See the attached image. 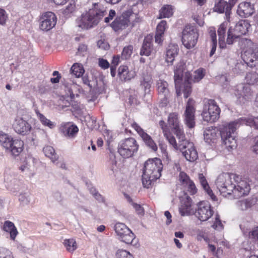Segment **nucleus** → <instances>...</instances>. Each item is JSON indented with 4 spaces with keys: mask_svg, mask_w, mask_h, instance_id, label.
Masks as SVG:
<instances>
[{
    "mask_svg": "<svg viewBox=\"0 0 258 258\" xmlns=\"http://www.w3.org/2000/svg\"><path fill=\"white\" fill-rule=\"evenodd\" d=\"M118 76L122 81L125 82L134 78L135 72L129 71L128 67L126 66H121L118 69Z\"/></svg>",
    "mask_w": 258,
    "mask_h": 258,
    "instance_id": "nucleus-24",
    "label": "nucleus"
},
{
    "mask_svg": "<svg viewBox=\"0 0 258 258\" xmlns=\"http://www.w3.org/2000/svg\"><path fill=\"white\" fill-rule=\"evenodd\" d=\"M193 104L194 101L191 99H189L184 112L185 124L189 128H193L195 125V109L193 106Z\"/></svg>",
    "mask_w": 258,
    "mask_h": 258,
    "instance_id": "nucleus-16",
    "label": "nucleus"
},
{
    "mask_svg": "<svg viewBox=\"0 0 258 258\" xmlns=\"http://www.w3.org/2000/svg\"><path fill=\"white\" fill-rule=\"evenodd\" d=\"M19 200L23 205H28L30 202V197L28 194H21L19 196Z\"/></svg>",
    "mask_w": 258,
    "mask_h": 258,
    "instance_id": "nucleus-49",
    "label": "nucleus"
},
{
    "mask_svg": "<svg viewBox=\"0 0 258 258\" xmlns=\"http://www.w3.org/2000/svg\"><path fill=\"white\" fill-rule=\"evenodd\" d=\"M70 71L71 73L77 78L80 77L84 73V70L82 65L79 63L74 64L71 67Z\"/></svg>",
    "mask_w": 258,
    "mask_h": 258,
    "instance_id": "nucleus-36",
    "label": "nucleus"
},
{
    "mask_svg": "<svg viewBox=\"0 0 258 258\" xmlns=\"http://www.w3.org/2000/svg\"><path fill=\"white\" fill-rule=\"evenodd\" d=\"M143 81H141V85L145 88V91L149 89L152 83V77L149 75H144L143 77Z\"/></svg>",
    "mask_w": 258,
    "mask_h": 258,
    "instance_id": "nucleus-42",
    "label": "nucleus"
},
{
    "mask_svg": "<svg viewBox=\"0 0 258 258\" xmlns=\"http://www.w3.org/2000/svg\"><path fill=\"white\" fill-rule=\"evenodd\" d=\"M7 19V16L4 10L0 9V25H4Z\"/></svg>",
    "mask_w": 258,
    "mask_h": 258,
    "instance_id": "nucleus-56",
    "label": "nucleus"
},
{
    "mask_svg": "<svg viewBox=\"0 0 258 258\" xmlns=\"http://www.w3.org/2000/svg\"><path fill=\"white\" fill-rule=\"evenodd\" d=\"M136 17V15L133 13L132 10H128L123 12L121 16L116 18L111 23V27L115 31L124 29L128 26L131 20Z\"/></svg>",
    "mask_w": 258,
    "mask_h": 258,
    "instance_id": "nucleus-11",
    "label": "nucleus"
},
{
    "mask_svg": "<svg viewBox=\"0 0 258 258\" xmlns=\"http://www.w3.org/2000/svg\"><path fill=\"white\" fill-rule=\"evenodd\" d=\"M164 136L168 141L170 144L175 149L179 150V144L182 142L179 141V139L178 138V143L177 144L176 142L174 137L168 132L165 133Z\"/></svg>",
    "mask_w": 258,
    "mask_h": 258,
    "instance_id": "nucleus-38",
    "label": "nucleus"
},
{
    "mask_svg": "<svg viewBox=\"0 0 258 258\" xmlns=\"http://www.w3.org/2000/svg\"><path fill=\"white\" fill-rule=\"evenodd\" d=\"M3 229L6 232L10 233L11 238L12 240H15L18 234V231L13 222L9 221H5L4 224Z\"/></svg>",
    "mask_w": 258,
    "mask_h": 258,
    "instance_id": "nucleus-30",
    "label": "nucleus"
},
{
    "mask_svg": "<svg viewBox=\"0 0 258 258\" xmlns=\"http://www.w3.org/2000/svg\"><path fill=\"white\" fill-rule=\"evenodd\" d=\"M192 203L191 198L185 194V197L181 200V205L179 208V213L182 216H189L194 214Z\"/></svg>",
    "mask_w": 258,
    "mask_h": 258,
    "instance_id": "nucleus-18",
    "label": "nucleus"
},
{
    "mask_svg": "<svg viewBox=\"0 0 258 258\" xmlns=\"http://www.w3.org/2000/svg\"><path fill=\"white\" fill-rule=\"evenodd\" d=\"M132 126L133 127V128L135 129V130L138 133V134L140 135L141 137L146 133L141 128V127L135 122H134L132 124Z\"/></svg>",
    "mask_w": 258,
    "mask_h": 258,
    "instance_id": "nucleus-54",
    "label": "nucleus"
},
{
    "mask_svg": "<svg viewBox=\"0 0 258 258\" xmlns=\"http://www.w3.org/2000/svg\"><path fill=\"white\" fill-rule=\"evenodd\" d=\"M116 14L115 11L113 10H110L109 11V15L108 17L104 18V22L105 23H108L110 20H112L115 17Z\"/></svg>",
    "mask_w": 258,
    "mask_h": 258,
    "instance_id": "nucleus-58",
    "label": "nucleus"
},
{
    "mask_svg": "<svg viewBox=\"0 0 258 258\" xmlns=\"http://www.w3.org/2000/svg\"><path fill=\"white\" fill-rule=\"evenodd\" d=\"M133 46L131 45L125 46L121 53V57L123 59H127L131 56L133 53Z\"/></svg>",
    "mask_w": 258,
    "mask_h": 258,
    "instance_id": "nucleus-41",
    "label": "nucleus"
},
{
    "mask_svg": "<svg viewBox=\"0 0 258 258\" xmlns=\"http://www.w3.org/2000/svg\"><path fill=\"white\" fill-rule=\"evenodd\" d=\"M141 138L146 146L152 149V151H156L157 150V146L150 136L146 133Z\"/></svg>",
    "mask_w": 258,
    "mask_h": 258,
    "instance_id": "nucleus-34",
    "label": "nucleus"
},
{
    "mask_svg": "<svg viewBox=\"0 0 258 258\" xmlns=\"http://www.w3.org/2000/svg\"><path fill=\"white\" fill-rule=\"evenodd\" d=\"M182 91L184 94V97L185 98H187L190 94L191 92V87L188 80L185 81L183 86Z\"/></svg>",
    "mask_w": 258,
    "mask_h": 258,
    "instance_id": "nucleus-43",
    "label": "nucleus"
},
{
    "mask_svg": "<svg viewBox=\"0 0 258 258\" xmlns=\"http://www.w3.org/2000/svg\"><path fill=\"white\" fill-rule=\"evenodd\" d=\"M114 230L118 238L126 244H132L135 238V234L124 223L117 222L114 226Z\"/></svg>",
    "mask_w": 258,
    "mask_h": 258,
    "instance_id": "nucleus-10",
    "label": "nucleus"
},
{
    "mask_svg": "<svg viewBox=\"0 0 258 258\" xmlns=\"http://www.w3.org/2000/svg\"><path fill=\"white\" fill-rule=\"evenodd\" d=\"M99 66L103 69L108 68L109 67V63L107 60L103 58H99Z\"/></svg>",
    "mask_w": 258,
    "mask_h": 258,
    "instance_id": "nucleus-57",
    "label": "nucleus"
},
{
    "mask_svg": "<svg viewBox=\"0 0 258 258\" xmlns=\"http://www.w3.org/2000/svg\"><path fill=\"white\" fill-rule=\"evenodd\" d=\"M250 25L247 20H240L237 22L234 27L232 28L234 33L233 36L235 38H238L243 35H245L248 31Z\"/></svg>",
    "mask_w": 258,
    "mask_h": 258,
    "instance_id": "nucleus-20",
    "label": "nucleus"
},
{
    "mask_svg": "<svg viewBox=\"0 0 258 258\" xmlns=\"http://www.w3.org/2000/svg\"><path fill=\"white\" fill-rule=\"evenodd\" d=\"M36 112L37 117L44 125L48 126L50 128H52L54 126V123L50 120L46 118L42 114L40 113L38 111H37Z\"/></svg>",
    "mask_w": 258,
    "mask_h": 258,
    "instance_id": "nucleus-39",
    "label": "nucleus"
},
{
    "mask_svg": "<svg viewBox=\"0 0 258 258\" xmlns=\"http://www.w3.org/2000/svg\"><path fill=\"white\" fill-rule=\"evenodd\" d=\"M139 145L133 138H128L120 142L118 146V152L123 158L132 157L137 152Z\"/></svg>",
    "mask_w": 258,
    "mask_h": 258,
    "instance_id": "nucleus-8",
    "label": "nucleus"
},
{
    "mask_svg": "<svg viewBox=\"0 0 258 258\" xmlns=\"http://www.w3.org/2000/svg\"><path fill=\"white\" fill-rule=\"evenodd\" d=\"M179 180L181 183L184 186H185L191 181L189 177L184 172H180L179 175Z\"/></svg>",
    "mask_w": 258,
    "mask_h": 258,
    "instance_id": "nucleus-46",
    "label": "nucleus"
},
{
    "mask_svg": "<svg viewBox=\"0 0 258 258\" xmlns=\"http://www.w3.org/2000/svg\"><path fill=\"white\" fill-rule=\"evenodd\" d=\"M0 143L7 150L15 156H18L23 150V142L18 139L14 140L7 134H0Z\"/></svg>",
    "mask_w": 258,
    "mask_h": 258,
    "instance_id": "nucleus-6",
    "label": "nucleus"
},
{
    "mask_svg": "<svg viewBox=\"0 0 258 258\" xmlns=\"http://www.w3.org/2000/svg\"><path fill=\"white\" fill-rule=\"evenodd\" d=\"M215 184L223 196L232 195L235 199L247 195L250 190L246 179L232 173L220 174L215 181Z\"/></svg>",
    "mask_w": 258,
    "mask_h": 258,
    "instance_id": "nucleus-2",
    "label": "nucleus"
},
{
    "mask_svg": "<svg viewBox=\"0 0 258 258\" xmlns=\"http://www.w3.org/2000/svg\"><path fill=\"white\" fill-rule=\"evenodd\" d=\"M43 152L45 155L48 157L52 162L54 163L58 159L53 148L50 146H46L43 148Z\"/></svg>",
    "mask_w": 258,
    "mask_h": 258,
    "instance_id": "nucleus-32",
    "label": "nucleus"
},
{
    "mask_svg": "<svg viewBox=\"0 0 258 258\" xmlns=\"http://www.w3.org/2000/svg\"><path fill=\"white\" fill-rule=\"evenodd\" d=\"M153 51L152 38L147 36L145 38L142 47L140 50V55L149 56Z\"/></svg>",
    "mask_w": 258,
    "mask_h": 258,
    "instance_id": "nucleus-25",
    "label": "nucleus"
},
{
    "mask_svg": "<svg viewBox=\"0 0 258 258\" xmlns=\"http://www.w3.org/2000/svg\"><path fill=\"white\" fill-rule=\"evenodd\" d=\"M61 133L66 137L69 138L74 137L78 133L79 130L75 125L67 124L62 126L60 128Z\"/></svg>",
    "mask_w": 258,
    "mask_h": 258,
    "instance_id": "nucleus-27",
    "label": "nucleus"
},
{
    "mask_svg": "<svg viewBox=\"0 0 258 258\" xmlns=\"http://www.w3.org/2000/svg\"><path fill=\"white\" fill-rule=\"evenodd\" d=\"M13 127L17 133L23 136L28 134L31 129V125L22 118L15 119Z\"/></svg>",
    "mask_w": 258,
    "mask_h": 258,
    "instance_id": "nucleus-17",
    "label": "nucleus"
},
{
    "mask_svg": "<svg viewBox=\"0 0 258 258\" xmlns=\"http://www.w3.org/2000/svg\"><path fill=\"white\" fill-rule=\"evenodd\" d=\"M220 109L214 100H208L202 113L203 118L207 122H215L219 118Z\"/></svg>",
    "mask_w": 258,
    "mask_h": 258,
    "instance_id": "nucleus-9",
    "label": "nucleus"
},
{
    "mask_svg": "<svg viewBox=\"0 0 258 258\" xmlns=\"http://www.w3.org/2000/svg\"><path fill=\"white\" fill-rule=\"evenodd\" d=\"M235 94L238 98L242 97L246 100L251 99L252 95L249 87L243 84H239L236 86Z\"/></svg>",
    "mask_w": 258,
    "mask_h": 258,
    "instance_id": "nucleus-23",
    "label": "nucleus"
},
{
    "mask_svg": "<svg viewBox=\"0 0 258 258\" xmlns=\"http://www.w3.org/2000/svg\"><path fill=\"white\" fill-rule=\"evenodd\" d=\"M185 63L183 61H180L175 67L174 70V83L175 86L176 90V93L178 96L180 94V92L178 91V86L180 85V84L182 80L183 75V72L185 70Z\"/></svg>",
    "mask_w": 258,
    "mask_h": 258,
    "instance_id": "nucleus-21",
    "label": "nucleus"
},
{
    "mask_svg": "<svg viewBox=\"0 0 258 258\" xmlns=\"http://www.w3.org/2000/svg\"><path fill=\"white\" fill-rule=\"evenodd\" d=\"M205 70L202 68H200L195 72L194 79L195 81L198 82L203 79L205 74Z\"/></svg>",
    "mask_w": 258,
    "mask_h": 258,
    "instance_id": "nucleus-47",
    "label": "nucleus"
},
{
    "mask_svg": "<svg viewBox=\"0 0 258 258\" xmlns=\"http://www.w3.org/2000/svg\"><path fill=\"white\" fill-rule=\"evenodd\" d=\"M209 34L212 40V43H217L216 34L215 30H210Z\"/></svg>",
    "mask_w": 258,
    "mask_h": 258,
    "instance_id": "nucleus-63",
    "label": "nucleus"
},
{
    "mask_svg": "<svg viewBox=\"0 0 258 258\" xmlns=\"http://www.w3.org/2000/svg\"><path fill=\"white\" fill-rule=\"evenodd\" d=\"M173 14V9L171 5H165L159 11V19L169 18Z\"/></svg>",
    "mask_w": 258,
    "mask_h": 258,
    "instance_id": "nucleus-35",
    "label": "nucleus"
},
{
    "mask_svg": "<svg viewBox=\"0 0 258 258\" xmlns=\"http://www.w3.org/2000/svg\"><path fill=\"white\" fill-rule=\"evenodd\" d=\"M199 36L198 30L194 26L187 25L185 26L182 32V42L187 49L194 48L198 41Z\"/></svg>",
    "mask_w": 258,
    "mask_h": 258,
    "instance_id": "nucleus-7",
    "label": "nucleus"
},
{
    "mask_svg": "<svg viewBox=\"0 0 258 258\" xmlns=\"http://www.w3.org/2000/svg\"><path fill=\"white\" fill-rule=\"evenodd\" d=\"M245 124L258 130V117L248 116L230 122L222 124L219 130L216 127L206 128L204 132L205 142L209 144L216 143L220 135L221 139L228 150H232L237 146L234 132L238 125Z\"/></svg>",
    "mask_w": 258,
    "mask_h": 258,
    "instance_id": "nucleus-1",
    "label": "nucleus"
},
{
    "mask_svg": "<svg viewBox=\"0 0 258 258\" xmlns=\"http://www.w3.org/2000/svg\"><path fill=\"white\" fill-rule=\"evenodd\" d=\"M156 86L159 94L163 97V100L161 102L162 106L166 105L167 99L169 95V90L167 82L160 79L157 81Z\"/></svg>",
    "mask_w": 258,
    "mask_h": 258,
    "instance_id": "nucleus-19",
    "label": "nucleus"
},
{
    "mask_svg": "<svg viewBox=\"0 0 258 258\" xmlns=\"http://www.w3.org/2000/svg\"><path fill=\"white\" fill-rule=\"evenodd\" d=\"M252 151L256 154H258V136L254 139L253 145L252 146Z\"/></svg>",
    "mask_w": 258,
    "mask_h": 258,
    "instance_id": "nucleus-61",
    "label": "nucleus"
},
{
    "mask_svg": "<svg viewBox=\"0 0 258 258\" xmlns=\"http://www.w3.org/2000/svg\"><path fill=\"white\" fill-rule=\"evenodd\" d=\"M196 216L201 221H207L213 214L214 211L208 201H201L197 204Z\"/></svg>",
    "mask_w": 258,
    "mask_h": 258,
    "instance_id": "nucleus-13",
    "label": "nucleus"
},
{
    "mask_svg": "<svg viewBox=\"0 0 258 258\" xmlns=\"http://www.w3.org/2000/svg\"><path fill=\"white\" fill-rule=\"evenodd\" d=\"M237 13L241 17L250 16L254 13L253 5L250 3H241L238 5Z\"/></svg>",
    "mask_w": 258,
    "mask_h": 258,
    "instance_id": "nucleus-22",
    "label": "nucleus"
},
{
    "mask_svg": "<svg viewBox=\"0 0 258 258\" xmlns=\"http://www.w3.org/2000/svg\"><path fill=\"white\" fill-rule=\"evenodd\" d=\"M248 66L246 63H243L242 62H237L234 68V70L238 73H243L246 67Z\"/></svg>",
    "mask_w": 258,
    "mask_h": 258,
    "instance_id": "nucleus-51",
    "label": "nucleus"
},
{
    "mask_svg": "<svg viewBox=\"0 0 258 258\" xmlns=\"http://www.w3.org/2000/svg\"><path fill=\"white\" fill-rule=\"evenodd\" d=\"M64 244L67 250L70 252H73L77 248L76 242L74 239L65 240Z\"/></svg>",
    "mask_w": 258,
    "mask_h": 258,
    "instance_id": "nucleus-40",
    "label": "nucleus"
},
{
    "mask_svg": "<svg viewBox=\"0 0 258 258\" xmlns=\"http://www.w3.org/2000/svg\"><path fill=\"white\" fill-rule=\"evenodd\" d=\"M181 143L179 144V150L182 152L185 159L190 162H194L198 157V153L192 143L185 140V136L183 140H179Z\"/></svg>",
    "mask_w": 258,
    "mask_h": 258,
    "instance_id": "nucleus-12",
    "label": "nucleus"
},
{
    "mask_svg": "<svg viewBox=\"0 0 258 258\" xmlns=\"http://www.w3.org/2000/svg\"><path fill=\"white\" fill-rule=\"evenodd\" d=\"M229 5H228V3L223 0H220L218 3L215 4L214 7V11L219 13H225L226 15H227L230 11Z\"/></svg>",
    "mask_w": 258,
    "mask_h": 258,
    "instance_id": "nucleus-31",
    "label": "nucleus"
},
{
    "mask_svg": "<svg viewBox=\"0 0 258 258\" xmlns=\"http://www.w3.org/2000/svg\"><path fill=\"white\" fill-rule=\"evenodd\" d=\"M163 34L156 33L155 36V42L160 44L162 42V37L163 36Z\"/></svg>",
    "mask_w": 258,
    "mask_h": 258,
    "instance_id": "nucleus-64",
    "label": "nucleus"
},
{
    "mask_svg": "<svg viewBox=\"0 0 258 258\" xmlns=\"http://www.w3.org/2000/svg\"><path fill=\"white\" fill-rule=\"evenodd\" d=\"M40 28L43 31H49L53 28L56 23V17L51 12L44 13L40 19Z\"/></svg>",
    "mask_w": 258,
    "mask_h": 258,
    "instance_id": "nucleus-14",
    "label": "nucleus"
},
{
    "mask_svg": "<svg viewBox=\"0 0 258 258\" xmlns=\"http://www.w3.org/2000/svg\"><path fill=\"white\" fill-rule=\"evenodd\" d=\"M162 164L158 158L148 160L144 164L142 174V183L144 187L149 188L161 176Z\"/></svg>",
    "mask_w": 258,
    "mask_h": 258,
    "instance_id": "nucleus-4",
    "label": "nucleus"
},
{
    "mask_svg": "<svg viewBox=\"0 0 258 258\" xmlns=\"http://www.w3.org/2000/svg\"><path fill=\"white\" fill-rule=\"evenodd\" d=\"M166 28V22L165 21H161L157 26L156 33L164 34V31Z\"/></svg>",
    "mask_w": 258,
    "mask_h": 258,
    "instance_id": "nucleus-53",
    "label": "nucleus"
},
{
    "mask_svg": "<svg viewBox=\"0 0 258 258\" xmlns=\"http://www.w3.org/2000/svg\"><path fill=\"white\" fill-rule=\"evenodd\" d=\"M92 195L99 202H104V199L103 197L97 191H95V193H92Z\"/></svg>",
    "mask_w": 258,
    "mask_h": 258,
    "instance_id": "nucleus-62",
    "label": "nucleus"
},
{
    "mask_svg": "<svg viewBox=\"0 0 258 258\" xmlns=\"http://www.w3.org/2000/svg\"><path fill=\"white\" fill-rule=\"evenodd\" d=\"M168 124L179 140H183L185 136L182 128L179 125L178 115L176 113H171L168 116Z\"/></svg>",
    "mask_w": 258,
    "mask_h": 258,
    "instance_id": "nucleus-15",
    "label": "nucleus"
},
{
    "mask_svg": "<svg viewBox=\"0 0 258 258\" xmlns=\"http://www.w3.org/2000/svg\"><path fill=\"white\" fill-rule=\"evenodd\" d=\"M254 204L253 199L248 198L243 200L238 201L236 202L237 206L241 210H246L252 207Z\"/></svg>",
    "mask_w": 258,
    "mask_h": 258,
    "instance_id": "nucleus-33",
    "label": "nucleus"
},
{
    "mask_svg": "<svg viewBox=\"0 0 258 258\" xmlns=\"http://www.w3.org/2000/svg\"><path fill=\"white\" fill-rule=\"evenodd\" d=\"M116 256L117 258H134L128 251L123 249L118 250Z\"/></svg>",
    "mask_w": 258,
    "mask_h": 258,
    "instance_id": "nucleus-45",
    "label": "nucleus"
},
{
    "mask_svg": "<svg viewBox=\"0 0 258 258\" xmlns=\"http://www.w3.org/2000/svg\"><path fill=\"white\" fill-rule=\"evenodd\" d=\"M244 43L246 47L242 54L244 63L250 67L258 64V45L250 40L245 39Z\"/></svg>",
    "mask_w": 258,
    "mask_h": 258,
    "instance_id": "nucleus-5",
    "label": "nucleus"
},
{
    "mask_svg": "<svg viewBox=\"0 0 258 258\" xmlns=\"http://www.w3.org/2000/svg\"><path fill=\"white\" fill-rule=\"evenodd\" d=\"M133 205L138 214L140 215H143L144 214V209L140 205L134 203Z\"/></svg>",
    "mask_w": 258,
    "mask_h": 258,
    "instance_id": "nucleus-60",
    "label": "nucleus"
},
{
    "mask_svg": "<svg viewBox=\"0 0 258 258\" xmlns=\"http://www.w3.org/2000/svg\"><path fill=\"white\" fill-rule=\"evenodd\" d=\"M226 23H222L219 26L217 32L219 36V44L221 48H226V45L225 43V36L227 29Z\"/></svg>",
    "mask_w": 258,
    "mask_h": 258,
    "instance_id": "nucleus-28",
    "label": "nucleus"
},
{
    "mask_svg": "<svg viewBox=\"0 0 258 258\" xmlns=\"http://www.w3.org/2000/svg\"><path fill=\"white\" fill-rule=\"evenodd\" d=\"M199 179L201 185L208 194V195L210 197L211 199L213 201H216V197L213 194V191L210 189L209 184L203 174L200 173L199 174Z\"/></svg>",
    "mask_w": 258,
    "mask_h": 258,
    "instance_id": "nucleus-29",
    "label": "nucleus"
},
{
    "mask_svg": "<svg viewBox=\"0 0 258 258\" xmlns=\"http://www.w3.org/2000/svg\"><path fill=\"white\" fill-rule=\"evenodd\" d=\"M0 258H14L12 252L8 249L0 246Z\"/></svg>",
    "mask_w": 258,
    "mask_h": 258,
    "instance_id": "nucleus-44",
    "label": "nucleus"
},
{
    "mask_svg": "<svg viewBox=\"0 0 258 258\" xmlns=\"http://www.w3.org/2000/svg\"><path fill=\"white\" fill-rule=\"evenodd\" d=\"M212 227L214 229H216L218 228H222L223 225L220 219V217L219 215H217L215 218V220L214 223L213 225H212Z\"/></svg>",
    "mask_w": 258,
    "mask_h": 258,
    "instance_id": "nucleus-55",
    "label": "nucleus"
},
{
    "mask_svg": "<svg viewBox=\"0 0 258 258\" xmlns=\"http://www.w3.org/2000/svg\"><path fill=\"white\" fill-rule=\"evenodd\" d=\"M106 8L102 4L95 3L86 14L77 20V26L83 29H89L97 25L106 14Z\"/></svg>",
    "mask_w": 258,
    "mask_h": 258,
    "instance_id": "nucleus-3",
    "label": "nucleus"
},
{
    "mask_svg": "<svg viewBox=\"0 0 258 258\" xmlns=\"http://www.w3.org/2000/svg\"><path fill=\"white\" fill-rule=\"evenodd\" d=\"M249 237L258 240V227L249 232Z\"/></svg>",
    "mask_w": 258,
    "mask_h": 258,
    "instance_id": "nucleus-59",
    "label": "nucleus"
},
{
    "mask_svg": "<svg viewBox=\"0 0 258 258\" xmlns=\"http://www.w3.org/2000/svg\"><path fill=\"white\" fill-rule=\"evenodd\" d=\"M245 79L247 84L254 85L258 82V74L255 72H250L246 74Z\"/></svg>",
    "mask_w": 258,
    "mask_h": 258,
    "instance_id": "nucleus-37",
    "label": "nucleus"
},
{
    "mask_svg": "<svg viewBox=\"0 0 258 258\" xmlns=\"http://www.w3.org/2000/svg\"><path fill=\"white\" fill-rule=\"evenodd\" d=\"M75 2L74 0H71L69 4L63 10V14L67 15L69 14L72 13L75 10Z\"/></svg>",
    "mask_w": 258,
    "mask_h": 258,
    "instance_id": "nucleus-48",
    "label": "nucleus"
},
{
    "mask_svg": "<svg viewBox=\"0 0 258 258\" xmlns=\"http://www.w3.org/2000/svg\"><path fill=\"white\" fill-rule=\"evenodd\" d=\"M185 186L187 187L188 191L191 195H194L197 191V189L196 187V185L192 180H191L189 182L186 184Z\"/></svg>",
    "mask_w": 258,
    "mask_h": 258,
    "instance_id": "nucleus-52",
    "label": "nucleus"
},
{
    "mask_svg": "<svg viewBox=\"0 0 258 258\" xmlns=\"http://www.w3.org/2000/svg\"><path fill=\"white\" fill-rule=\"evenodd\" d=\"M178 51V46L175 44L168 45L166 54V60L167 62L172 63L175 56L177 55Z\"/></svg>",
    "mask_w": 258,
    "mask_h": 258,
    "instance_id": "nucleus-26",
    "label": "nucleus"
},
{
    "mask_svg": "<svg viewBox=\"0 0 258 258\" xmlns=\"http://www.w3.org/2000/svg\"><path fill=\"white\" fill-rule=\"evenodd\" d=\"M234 33L232 31V28L231 27L227 32V38L226 40V44L231 45L233 43L234 39H236L234 36H233Z\"/></svg>",
    "mask_w": 258,
    "mask_h": 258,
    "instance_id": "nucleus-50",
    "label": "nucleus"
}]
</instances>
